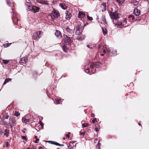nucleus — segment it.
Here are the masks:
<instances>
[{
	"label": "nucleus",
	"mask_w": 149,
	"mask_h": 149,
	"mask_svg": "<svg viewBox=\"0 0 149 149\" xmlns=\"http://www.w3.org/2000/svg\"><path fill=\"white\" fill-rule=\"evenodd\" d=\"M66 17L65 18L67 20H69L70 19L71 17L72 16L70 12L68 11L67 10L65 13Z\"/></svg>",
	"instance_id": "12"
},
{
	"label": "nucleus",
	"mask_w": 149,
	"mask_h": 149,
	"mask_svg": "<svg viewBox=\"0 0 149 149\" xmlns=\"http://www.w3.org/2000/svg\"><path fill=\"white\" fill-rule=\"evenodd\" d=\"M85 71L87 73H90V70H89V68H87L85 70Z\"/></svg>",
	"instance_id": "29"
},
{
	"label": "nucleus",
	"mask_w": 149,
	"mask_h": 149,
	"mask_svg": "<svg viewBox=\"0 0 149 149\" xmlns=\"http://www.w3.org/2000/svg\"><path fill=\"white\" fill-rule=\"evenodd\" d=\"M59 145H58V146H64V145L63 144H61L59 143Z\"/></svg>",
	"instance_id": "53"
},
{
	"label": "nucleus",
	"mask_w": 149,
	"mask_h": 149,
	"mask_svg": "<svg viewBox=\"0 0 149 149\" xmlns=\"http://www.w3.org/2000/svg\"><path fill=\"white\" fill-rule=\"evenodd\" d=\"M65 138L64 137V138H63V139L65 140Z\"/></svg>",
	"instance_id": "63"
},
{
	"label": "nucleus",
	"mask_w": 149,
	"mask_h": 149,
	"mask_svg": "<svg viewBox=\"0 0 149 149\" xmlns=\"http://www.w3.org/2000/svg\"><path fill=\"white\" fill-rule=\"evenodd\" d=\"M111 19L113 20V21H116L119 18V15L117 12H111L109 14Z\"/></svg>",
	"instance_id": "2"
},
{
	"label": "nucleus",
	"mask_w": 149,
	"mask_h": 149,
	"mask_svg": "<svg viewBox=\"0 0 149 149\" xmlns=\"http://www.w3.org/2000/svg\"><path fill=\"white\" fill-rule=\"evenodd\" d=\"M103 52L104 53H105L106 52V51L104 49L103 50Z\"/></svg>",
	"instance_id": "57"
},
{
	"label": "nucleus",
	"mask_w": 149,
	"mask_h": 149,
	"mask_svg": "<svg viewBox=\"0 0 149 149\" xmlns=\"http://www.w3.org/2000/svg\"><path fill=\"white\" fill-rule=\"evenodd\" d=\"M15 113H14V115L15 116H19L20 115V113L18 112H17L16 111H15Z\"/></svg>",
	"instance_id": "31"
},
{
	"label": "nucleus",
	"mask_w": 149,
	"mask_h": 149,
	"mask_svg": "<svg viewBox=\"0 0 149 149\" xmlns=\"http://www.w3.org/2000/svg\"><path fill=\"white\" fill-rule=\"evenodd\" d=\"M9 62H10V61L9 60H3L2 63H4L5 64H7Z\"/></svg>",
	"instance_id": "22"
},
{
	"label": "nucleus",
	"mask_w": 149,
	"mask_h": 149,
	"mask_svg": "<svg viewBox=\"0 0 149 149\" xmlns=\"http://www.w3.org/2000/svg\"><path fill=\"white\" fill-rule=\"evenodd\" d=\"M88 19L89 20L91 21L93 20V18L92 17H90L89 16H87Z\"/></svg>",
	"instance_id": "38"
},
{
	"label": "nucleus",
	"mask_w": 149,
	"mask_h": 149,
	"mask_svg": "<svg viewBox=\"0 0 149 149\" xmlns=\"http://www.w3.org/2000/svg\"><path fill=\"white\" fill-rule=\"evenodd\" d=\"M59 6L62 9L64 10L66 9L67 8V6H66L65 4L63 3H61L59 4Z\"/></svg>",
	"instance_id": "16"
},
{
	"label": "nucleus",
	"mask_w": 149,
	"mask_h": 149,
	"mask_svg": "<svg viewBox=\"0 0 149 149\" xmlns=\"http://www.w3.org/2000/svg\"><path fill=\"white\" fill-rule=\"evenodd\" d=\"M25 5L28 11H31L33 13H36L39 10V8H38L33 6L30 3L27 2L25 3Z\"/></svg>",
	"instance_id": "1"
},
{
	"label": "nucleus",
	"mask_w": 149,
	"mask_h": 149,
	"mask_svg": "<svg viewBox=\"0 0 149 149\" xmlns=\"http://www.w3.org/2000/svg\"><path fill=\"white\" fill-rule=\"evenodd\" d=\"M101 55L102 56H104V54H101Z\"/></svg>",
	"instance_id": "62"
},
{
	"label": "nucleus",
	"mask_w": 149,
	"mask_h": 149,
	"mask_svg": "<svg viewBox=\"0 0 149 149\" xmlns=\"http://www.w3.org/2000/svg\"><path fill=\"white\" fill-rule=\"evenodd\" d=\"M51 17L52 19L57 18L59 16V13L56 10H54L51 14Z\"/></svg>",
	"instance_id": "9"
},
{
	"label": "nucleus",
	"mask_w": 149,
	"mask_h": 149,
	"mask_svg": "<svg viewBox=\"0 0 149 149\" xmlns=\"http://www.w3.org/2000/svg\"><path fill=\"white\" fill-rule=\"evenodd\" d=\"M96 149H99V141L96 146Z\"/></svg>",
	"instance_id": "37"
},
{
	"label": "nucleus",
	"mask_w": 149,
	"mask_h": 149,
	"mask_svg": "<svg viewBox=\"0 0 149 149\" xmlns=\"http://www.w3.org/2000/svg\"><path fill=\"white\" fill-rule=\"evenodd\" d=\"M98 141V140L97 139H95L94 140V143H96L97 142V141Z\"/></svg>",
	"instance_id": "46"
},
{
	"label": "nucleus",
	"mask_w": 149,
	"mask_h": 149,
	"mask_svg": "<svg viewBox=\"0 0 149 149\" xmlns=\"http://www.w3.org/2000/svg\"><path fill=\"white\" fill-rule=\"evenodd\" d=\"M113 22L116 25H117L118 27L120 28H121L124 25V24L123 23L118 22V20L116 21H113Z\"/></svg>",
	"instance_id": "10"
},
{
	"label": "nucleus",
	"mask_w": 149,
	"mask_h": 149,
	"mask_svg": "<svg viewBox=\"0 0 149 149\" xmlns=\"http://www.w3.org/2000/svg\"><path fill=\"white\" fill-rule=\"evenodd\" d=\"M127 21L126 20H124V22L123 23L124 24H125L127 23Z\"/></svg>",
	"instance_id": "56"
},
{
	"label": "nucleus",
	"mask_w": 149,
	"mask_h": 149,
	"mask_svg": "<svg viewBox=\"0 0 149 149\" xmlns=\"http://www.w3.org/2000/svg\"><path fill=\"white\" fill-rule=\"evenodd\" d=\"M22 122L24 123H26L28 122H29V119H26L24 118H22Z\"/></svg>",
	"instance_id": "26"
},
{
	"label": "nucleus",
	"mask_w": 149,
	"mask_h": 149,
	"mask_svg": "<svg viewBox=\"0 0 149 149\" xmlns=\"http://www.w3.org/2000/svg\"><path fill=\"white\" fill-rule=\"evenodd\" d=\"M125 0H116L117 2H118L119 4H121L123 3Z\"/></svg>",
	"instance_id": "28"
},
{
	"label": "nucleus",
	"mask_w": 149,
	"mask_h": 149,
	"mask_svg": "<svg viewBox=\"0 0 149 149\" xmlns=\"http://www.w3.org/2000/svg\"><path fill=\"white\" fill-rule=\"evenodd\" d=\"M86 46H87V47H88V48H89V47H89V45H86Z\"/></svg>",
	"instance_id": "59"
},
{
	"label": "nucleus",
	"mask_w": 149,
	"mask_h": 149,
	"mask_svg": "<svg viewBox=\"0 0 149 149\" xmlns=\"http://www.w3.org/2000/svg\"><path fill=\"white\" fill-rule=\"evenodd\" d=\"M97 121V120L96 118H94L92 120V122L93 123H94L95 122H96Z\"/></svg>",
	"instance_id": "35"
},
{
	"label": "nucleus",
	"mask_w": 149,
	"mask_h": 149,
	"mask_svg": "<svg viewBox=\"0 0 149 149\" xmlns=\"http://www.w3.org/2000/svg\"><path fill=\"white\" fill-rule=\"evenodd\" d=\"M9 130L6 129L5 130V133L4 134V136H6L7 137H8L9 136Z\"/></svg>",
	"instance_id": "21"
},
{
	"label": "nucleus",
	"mask_w": 149,
	"mask_h": 149,
	"mask_svg": "<svg viewBox=\"0 0 149 149\" xmlns=\"http://www.w3.org/2000/svg\"><path fill=\"white\" fill-rule=\"evenodd\" d=\"M82 126L84 127H86L88 126V123H84L82 124Z\"/></svg>",
	"instance_id": "33"
},
{
	"label": "nucleus",
	"mask_w": 149,
	"mask_h": 149,
	"mask_svg": "<svg viewBox=\"0 0 149 149\" xmlns=\"http://www.w3.org/2000/svg\"><path fill=\"white\" fill-rule=\"evenodd\" d=\"M95 66H90V69H93L94 68V67Z\"/></svg>",
	"instance_id": "44"
},
{
	"label": "nucleus",
	"mask_w": 149,
	"mask_h": 149,
	"mask_svg": "<svg viewBox=\"0 0 149 149\" xmlns=\"http://www.w3.org/2000/svg\"><path fill=\"white\" fill-rule=\"evenodd\" d=\"M107 52H109V55L111 56H114L116 55V51L115 50H113L112 48H109L108 50L107 51Z\"/></svg>",
	"instance_id": "8"
},
{
	"label": "nucleus",
	"mask_w": 149,
	"mask_h": 149,
	"mask_svg": "<svg viewBox=\"0 0 149 149\" xmlns=\"http://www.w3.org/2000/svg\"><path fill=\"white\" fill-rule=\"evenodd\" d=\"M39 139L38 138L36 139V140L34 141L35 143H38V141H39Z\"/></svg>",
	"instance_id": "43"
},
{
	"label": "nucleus",
	"mask_w": 149,
	"mask_h": 149,
	"mask_svg": "<svg viewBox=\"0 0 149 149\" xmlns=\"http://www.w3.org/2000/svg\"><path fill=\"white\" fill-rule=\"evenodd\" d=\"M16 122L15 120L13 119V116L10 117L9 121V124L10 127H13L16 125Z\"/></svg>",
	"instance_id": "6"
},
{
	"label": "nucleus",
	"mask_w": 149,
	"mask_h": 149,
	"mask_svg": "<svg viewBox=\"0 0 149 149\" xmlns=\"http://www.w3.org/2000/svg\"><path fill=\"white\" fill-rule=\"evenodd\" d=\"M25 129H24V130H23V131H24V133L25 132Z\"/></svg>",
	"instance_id": "60"
},
{
	"label": "nucleus",
	"mask_w": 149,
	"mask_h": 149,
	"mask_svg": "<svg viewBox=\"0 0 149 149\" xmlns=\"http://www.w3.org/2000/svg\"><path fill=\"white\" fill-rule=\"evenodd\" d=\"M43 148L42 146H39L38 147L39 149H43Z\"/></svg>",
	"instance_id": "54"
},
{
	"label": "nucleus",
	"mask_w": 149,
	"mask_h": 149,
	"mask_svg": "<svg viewBox=\"0 0 149 149\" xmlns=\"http://www.w3.org/2000/svg\"><path fill=\"white\" fill-rule=\"evenodd\" d=\"M106 3H103L101 6L102 10V11H105L106 10Z\"/></svg>",
	"instance_id": "15"
},
{
	"label": "nucleus",
	"mask_w": 149,
	"mask_h": 149,
	"mask_svg": "<svg viewBox=\"0 0 149 149\" xmlns=\"http://www.w3.org/2000/svg\"><path fill=\"white\" fill-rule=\"evenodd\" d=\"M139 125H141V124H140V123H139Z\"/></svg>",
	"instance_id": "61"
},
{
	"label": "nucleus",
	"mask_w": 149,
	"mask_h": 149,
	"mask_svg": "<svg viewBox=\"0 0 149 149\" xmlns=\"http://www.w3.org/2000/svg\"><path fill=\"white\" fill-rule=\"evenodd\" d=\"M0 120L1 121H3V122L4 123L5 125L6 124V121H5L3 120L2 118H0Z\"/></svg>",
	"instance_id": "40"
},
{
	"label": "nucleus",
	"mask_w": 149,
	"mask_h": 149,
	"mask_svg": "<svg viewBox=\"0 0 149 149\" xmlns=\"http://www.w3.org/2000/svg\"><path fill=\"white\" fill-rule=\"evenodd\" d=\"M68 147L69 149H70L72 148V146H71V145L70 144L69 145L68 144Z\"/></svg>",
	"instance_id": "39"
},
{
	"label": "nucleus",
	"mask_w": 149,
	"mask_h": 149,
	"mask_svg": "<svg viewBox=\"0 0 149 149\" xmlns=\"http://www.w3.org/2000/svg\"><path fill=\"white\" fill-rule=\"evenodd\" d=\"M42 32L41 31H38L34 32L33 34V37L35 40H38L41 37Z\"/></svg>",
	"instance_id": "3"
},
{
	"label": "nucleus",
	"mask_w": 149,
	"mask_h": 149,
	"mask_svg": "<svg viewBox=\"0 0 149 149\" xmlns=\"http://www.w3.org/2000/svg\"><path fill=\"white\" fill-rule=\"evenodd\" d=\"M83 28V26L78 24L77 25L75 30V33L76 35H80L81 34Z\"/></svg>",
	"instance_id": "4"
},
{
	"label": "nucleus",
	"mask_w": 149,
	"mask_h": 149,
	"mask_svg": "<svg viewBox=\"0 0 149 149\" xmlns=\"http://www.w3.org/2000/svg\"><path fill=\"white\" fill-rule=\"evenodd\" d=\"M38 2L41 4H43L47 5L48 4L47 1H43L42 0H38Z\"/></svg>",
	"instance_id": "18"
},
{
	"label": "nucleus",
	"mask_w": 149,
	"mask_h": 149,
	"mask_svg": "<svg viewBox=\"0 0 149 149\" xmlns=\"http://www.w3.org/2000/svg\"><path fill=\"white\" fill-rule=\"evenodd\" d=\"M128 18L130 19V20L132 19V20H133L134 19L135 17L134 15H131L129 16Z\"/></svg>",
	"instance_id": "25"
},
{
	"label": "nucleus",
	"mask_w": 149,
	"mask_h": 149,
	"mask_svg": "<svg viewBox=\"0 0 149 149\" xmlns=\"http://www.w3.org/2000/svg\"><path fill=\"white\" fill-rule=\"evenodd\" d=\"M70 134V133H68V134H66V136L68 138H69L70 137L69 134Z\"/></svg>",
	"instance_id": "42"
},
{
	"label": "nucleus",
	"mask_w": 149,
	"mask_h": 149,
	"mask_svg": "<svg viewBox=\"0 0 149 149\" xmlns=\"http://www.w3.org/2000/svg\"><path fill=\"white\" fill-rule=\"evenodd\" d=\"M66 31L68 32H70L71 31V30L68 27H67L66 28Z\"/></svg>",
	"instance_id": "36"
},
{
	"label": "nucleus",
	"mask_w": 149,
	"mask_h": 149,
	"mask_svg": "<svg viewBox=\"0 0 149 149\" xmlns=\"http://www.w3.org/2000/svg\"><path fill=\"white\" fill-rule=\"evenodd\" d=\"M27 61V56H25L24 57L22 58H21L20 63L21 65H22L23 63H26Z\"/></svg>",
	"instance_id": "11"
},
{
	"label": "nucleus",
	"mask_w": 149,
	"mask_h": 149,
	"mask_svg": "<svg viewBox=\"0 0 149 149\" xmlns=\"http://www.w3.org/2000/svg\"><path fill=\"white\" fill-rule=\"evenodd\" d=\"M36 74L37 75H38V74H37V73H36Z\"/></svg>",
	"instance_id": "64"
},
{
	"label": "nucleus",
	"mask_w": 149,
	"mask_h": 149,
	"mask_svg": "<svg viewBox=\"0 0 149 149\" xmlns=\"http://www.w3.org/2000/svg\"><path fill=\"white\" fill-rule=\"evenodd\" d=\"M55 101L57 104H59L60 103V102L61 101V100L58 99H56Z\"/></svg>",
	"instance_id": "32"
},
{
	"label": "nucleus",
	"mask_w": 149,
	"mask_h": 149,
	"mask_svg": "<svg viewBox=\"0 0 149 149\" xmlns=\"http://www.w3.org/2000/svg\"><path fill=\"white\" fill-rule=\"evenodd\" d=\"M9 117V116H8V115H7L6 116V117L5 118V119H8Z\"/></svg>",
	"instance_id": "50"
},
{
	"label": "nucleus",
	"mask_w": 149,
	"mask_h": 149,
	"mask_svg": "<svg viewBox=\"0 0 149 149\" xmlns=\"http://www.w3.org/2000/svg\"><path fill=\"white\" fill-rule=\"evenodd\" d=\"M11 80V79L8 78L6 79L3 83V85L5 84L6 83L8 82L9 81H10Z\"/></svg>",
	"instance_id": "24"
},
{
	"label": "nucleus",
	"mask_w": 149,
	"mask_h": 149,
	"mask_svg": "<svg viewBox=\"0 0 149 149\" xmlns=\"http://www.w3.org/2000/svg\"><path fill=\"white\" fill-rule=\"evenodd\" d=\"M95 130L96 132H97L98 130V129L97 128V127L95 128V129H94Z\"/></svg>",
	"instance_id": "52"
},
{
	"label": "nucleus",
	"mask_w": 149,
	"mask_h": 149,
	"mask_svg": "<svg viewBox=\"0 0 149 149\" xmlns=\"http://www.w3.org/2000/svg\"><path fill=\"white\" fill-rule=\"evenodd\" d=\"M11 44V43H6L3 44V45L5 47H7L9 46Z\"/></svg>",
	"instance_id": "30"
},
{
	"label": "nucleus",
	"mask_w": 149,
	"mask_h": 149,
	"mask_svg": "<svg viewBox=\"0 0 149 149\" xmlns=\"http://www.w3.org/2000/svg\"><path fill=\"white\" fill-rule=\"evenodd\" d=\"M80 135H84V132H80Z\"/></svg>",
	"instance_id": "47"
},
{
	"label": "nucleus",
	"mask_w": 149,
	"mask_h": 149,
	"mask_svg": "<svg viewBox=\"0 0 149 149\" xmlns=\"http://www.w3.org/2000/svg\"><path fill=\"white\" fill-rule=\"evenodd\" d=\"M131 3L134 6H137L139 4V2L136 1V0H132L131 1Z\"/></svg>",
	"instance_id": "19"
},
{
	"label": "nucleus",
	"mask_w": 149,
	"mask_h": 149,
	"mask_svg": "<svg viewBox=\"0 0 149 149\" xmlns=\"http://www.w3.org/2000/svg\"><path fill=\"white\" fill-rule=\"evenodd\" d=\"M141 11L137 8H135L134 10V13L136 16H139L140 14Z\"/></svg>",
	"instance_id": "14"
},
{
	"label": "nucleus",
	"mask_w": 149,
	"mask_h": 149,
	"mask_svg": "<svg viewBox=\"0 0 149 149\" xmlns=\"http://www.w3.org/2000/svg\"><path fill=\"white\" fill-rule=\"evenodd\" d=\"M40 124V125H41L42 126H43V124L42 122H41L40 121L39 122Z\"/></svg>",
	"instance_id": "49"
},
{
	"label": "nucleus",
	"mask_w": 149,
	"mask_h": 149,
	"mask_svg": "<svg viewBox=\"0 0 149 149\" xmlns=\"http://www.w3.org/2000/svg\"><path fill=\"white\" fill-rule=\"evenodd\" d=\"M84 39V38H82L81 37V38L80 37L78 39V40H83V39Z\"/></svg>",
	"instance_id": "48"
},
{
	"label": "nucleus",
	"mask_w": 149,
	"mask_h": 149,
	"mask_svg": "<svg viewBox=\"0 0 149 149\" xmlns=\"http://www.w3.org/2000/svg\"><path fill=\"white\" fill-rule=\"evenodd\" d=\"M6 146L7 147H8V146L10 145L8 142H6Z\"/></svg>",
	"instance_id": "41"
},
{
	"label": "nucleus",
	"mask_w": 149,
	"mask_h": 149,
	"mask_svg": "<svg viewBox=\"0 0 149 149\" xmlns=\"http://www.w3.org/2000/svg\"><path fill=\"white\" fill-rule=\"evenodd\" d=\"M91 116L92 117H94L95 116V115L93 113H92L91 114Z\"/></svg>",
	"instance_id": "51"
},
{
	"label": "nucleus",
	"mask_w": 149,
	"mask_h": 149,
	"mask_svg": "<svg viewBox=\"0 0 149 149\" xmlns=\"http://www.w3.org/2000/svg\"><path fill=\"white\" fill-rule=\"evenodd\" d=\"M47 142L49 143L54 144L56 146H58V145H59L58 143L54 141H47Z\"/></svg>",
	"instance_id": "20"
},
{
	"label": "nucleus",
	"mask_w": 149,
	"mask_h": 149,
	"mask_svg": "<svg viewBox=\"0 0 149 149\" xmlns=\"http://www.w3.org/2000/svg\"><path fill=\"white\" fill-rule=\"evenodd\" d=\"M55 35L56 36L58 37H59L60 36L61 37H62V36L61 35V33L60 31L58 30H56V32L55 33Z\"/></svg>",
	"instance_id": "17"
},
{
	"label": "nucleus",
	"mask_w": 149,
	"mask_h": 149,
	"mask_svg": "<svg viewBox=\"0 0 149 149\" xmlns=\"http://www.w3.org/2000/svg\"><path fill=\"white\" fill-rule=\"evenodd\" d=\"M34 138L36 139H38L37 136H35L34 137Z\"/></svg>",
	"instance_id": "58"
},
{
	"label": "nucleus",
	"mask_w": 149,
	"mask_h": 149,
	"mask_svg": "<svg viewBox=\"0 0 149 149\" xmlns=\"http://www.w3.org/2000/svg\"><path fill=\"white\" fill-rule=\"evenodd\" d=\"M64 42L66 45H68L69 46H71L72 44V41L71 40L70 38L67 35H64Z\"/></svg>",
	"instance_id": "5"
},
{
	"label": "nucleus",
	"mask_w": 149,
	"mask_h": 149,
	"mask_svg": "<svg viewBox=\"0 0 149 149\" xmlns=\"http://www.w3.org/2000/svg\"><path fill=\"white\" fill-rule=\"evenodd\" d=\"M62 49L64 52H66V50L68 49V48L65 45H64L62 47Z\"/></svg>",
	"instance_id": "27"
},
{
	"label": "nucleus",
	"mask_w": 149,
	"mask_h": 149,
	"mask_svg": "<svg viewBox=\"0 0 149 149\" xmlns=\"http://www.w3.org/2000/svg\"><path fill=\"white\" fill-rule=\"evenodd\" d=\"M127 21L126 20H124V22L123 23L124 24H125L127 23Z\"/></svg>",
	"instance_id": "55"
},
{
	"label": "nucleus",
	"mask_w": 149,
	"mask_h": 149,
	"mask_svg": "<svg viewBox=\"0 0 149 149\" xmlns=\"http://www.w3.org/2000/svg\"><path fill=\"white\" fill-rule=\"evenodd\" d=\"M21 138L22 139H24V140H25V141H27V140L26 137L25 136H22Z\"/></svg>",
	"instance_id": "34"
},
{
	"label": "nucleus",
	"mask_w": 149,
	"mask_h": 149,
	"mask_svg": "<svg viewBox=\"0 0 149 149\" xmlns=\"http://www.w3.org/2000/svg\"><path fill=\"white\" fill-rule=\"evenodd\" d=\"M102 29L103 34L105 36V34L107 33V29L105 28L104 29L103 28H102Z\"/></svg>",
	"instance_id": "23"
},
{
	"label": "nucleus",
	"mask_w": 149,
	"mask_h": 149,
	"mask_svg": "<svg viewBox=\"0 0 149 149\" xmlns=\"http://www.w3.org/2000/svg\"><path fill=\"white\" fill-rule=\"evenodd\" d=\"M6 3L8 5H9L10 3V2L8 0H6Z\"/></svg>",
	"instance_id": "45"
},
{
	"label": "nucleus",
	"mask_w": 149,
	"mask_h": 149,
	"mask_svg": "<svg viewBox=\"0 0 149 149\" xmlns=\"http://www.w3.org/2000/svg\"><path fill=\"white\" fill-rule=\"evenodd\" d=\"M86 17V15L85 13L82 12H79L78 15V17L80 18H83L84 17Z\"/></svg>",
	"instance_id": "13"
},
{
	"label": "nucleus",
	"mask_w": 149,
	"mask_h": 149,
	"mask_svg": "<svg viewBox=\"0 0 149 149\" xmlns=\"http://www.w3.org/2000/svg\"><path fill=\"white\" fill-rule=\"evenodd\" d=\"M12 15L13 16L12 17V19L13 21V23H15V22L16 20L18 22V21L19 20L16 17L17 16L16 14V12H15V9L12 8Z\"/></svg>",
	"instance_id": "7"
}]
</instances>
